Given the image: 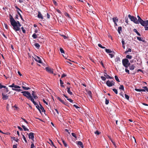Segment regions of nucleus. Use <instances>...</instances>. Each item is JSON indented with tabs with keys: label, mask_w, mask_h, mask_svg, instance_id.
<instances>
[{
	"label": "nucleus",
	"mask_w": 148,
	"mask_h": 148,
	"mask_svg": "<svg viewBox=\"0 0 148 148\" xmlns=\"http://www.w3.org/2000/svg\"><path fill=\"white\" fill-rule=\"evenodd\" d=\"M10 21L11 25L13 27V29L15 31H20V27L21 25L18 21H16L12 15L10 14Z\"/></svg>",
	"instance_id": "obj_1"
},
{
	"label": "nucleus",
	"mask_w": 148,
	"mask_h": 148,
	"mask_svg": "<svg viewBox=\"0 0 148 148\" xmlns=\"http://www.w3.org/2000/svg\"><path fill=\"white\" fill-rule=\"evenodd\" d=\"M21 93L23 94V95L26 97L27 99L30 100L32 97L31 96V94L28 91H24L21 92Z\"/></svg>",
	"instance_id": "obj_2"
},
{
	"label": "nucleus",
	"mask_w": 148,
	"mask_h": 148,
	"mask_svg": "<svg viewBox=\"0 0 148 148\" xmlns=\"http://www.w3.org/2000/svg\"><path fill=\"white\" fill-rule=\"evenodd\" d=\"M128 17L130 19L131 21L133 22L134 23L137 24V19L135 16H131L130 14H129L128 15Z\"/></svg>",
	"instance_id": "obj_3"
},
{
	"label": "nucleus",
	"mask_w": 148,
	"mask_h": 148,
	"mask_svg": "<svg viewBox=\"0 0 148 148\" xmlns=\"http://www.w3.org/2000/svg\"><path fill=\"white\" fill-rule=\"evenodd\" d=\"M139 23L143 26L147 27L148 25V20L143 21L142 20L139 22Z\"/></svg>",
	"instance_id": "obj_4"
},
{
	"label": "nucleus",
	"mask_w": 148,
	"mask_h": 148,
	"mask_svg": "<svg viewBox=\"0 0 148 148\" xmlns=\"http://www.w3.org/2000/svg\"><path fill=\"white\" fill-rule=\"evenodd\" d=\"M128 62V60L127 58H125L122 60V64L126 68H127V64Z\"/></svg>",
	"instance_id": "obj_5"
},
{
	"label": "nucleus",
	"mask_w": 148,
	"mask_h": 148,
	"mask_svg": "<svg viewBox=\"0 0 148 148\" xmlns=\"http://www.w3.org/2000/svg\"><path fill=\"white\" fill-rule=\"evenodd\" d=\"M2 98L4 100H7L9 98V96L7 95H5L4 94L3 92L2 93Z\"/></svg>",
	"instance_id": "obj_6"
},
{
	"label": "nucleus",
	"mask_w": 148,
	"mask_h": 148,
	"mask_svg": "<svg viewBox=\"0 0 148 148\" xmlns=\"http://www.w3.org/2000/svg\"><path fill=\"white\" fill-rule=\"evenodd\" d=\"M2 88H5L6 92H7L9 91V90L7 87L5 86L2 85L1 83H0V89H1Z\"/></svg>",
	"instance_id": "obj_7"
},
{
	"label": "nucleus",
	"mask_w": 148,
	"mask_h": 148,
	"mask_svg": "<svg viewBox=\"0 0 148 148\" xmlns=\"http://www.w3.org/2000/svg\"><path fill=\"white\" fill-rule=\"evenodd\" d=\"M29 138L32 140H34V134L32 132H30L29 135Z\"/></svg>",
	"instance_id": "obj_8"
},
{
	"label": "nucleus",
	"mask_w": 148,
	"mask_h": 148,
	"mask_svg": "<svg viewBox=\"0 0 148 148\" xmlns=\"http://www.w3.org/2000/svg\"><path fill=\"white\" fill-rule=\"evenodd\" d=\"M35 60L40 63H41L42 62L41 59L39 57L36 56V58H34Z\"/></svg>",
	"instance_id": "obj_9"
},
{
	"label": "nucleus",
	"mask_w": 148,
	"mask_h": 148,
	"mask_svg": "<svg viewBox=\"0 0 148 148\" xmlns=\"http://www.w3.org/2000/svg\"><path fill=\"white\" fill-rule=\"evenodd\" d=\"M106 84L108 87H111L114 85V84H112L111 82L109 80H108L106 82Z\"/></svg>",
	"instance_id": "obj_10"
},
{
	"label": "nucleus",
	"mask_w": 148,
	"mask_h": 148,
	"mask_svg": "<svg viewBox=\"0 0 148 148\" xmlns=\"http://www.w3.org/2000/svg\"><path fill=\"white\" fill-rule=\"evenodd\" d=\"M45 69H46V70L48 72L50 73H53V71L51 68H50L49 67H46L45 68Z\"/></svg>",
	"instance_id": "obj_11"
},
{
	"label": "nucleus",
	"mask_w": 148,
	"mask_h": 148,
	"mask_svg": "<svg viewBox=\"0 0 148 148\" xmlns=\"http://www.w3.org/2000/svg\"><path fill=\"white\" fill-rule=\"evenodd\" d=\"M104 76L107 79H112L113 78V77H110V76L108 75L106 73H104Z\"/></svg>",
	"instance_id": "obj_12"
},
{
	"label": "nucleus",
	"mask_w": 148,
	"mask_h": 148,
	"mask_svg": "<svg viewBox=\"0 0 148 148\" xmlns=\"http://www.w3.org/2000/svg\"><path fill=\"white\" fill-rule=\"evenodd\" d=\"M76 143H77V145H79L82 148H84V146L83 145V143L82 142L80 141H77Z\"/></svg>",
	"instance_id": "obj_13"
},
{
	"label": "nucleus",
	"mask_w": 148,
	"mask_h": 148,
	"mask_svg": "<svg viewBox=\"0 0 148 148\" xmlns=\"http://www.w3.org/2000/svg\"><path fill=\"white\" fill-rule=\"evenodd\" d=\"M32 95L33 98H34L35 99H37L38 98V97L35 94V92L34 91H33L32 92Z\"/></svg>",
	"instance_id": "obj_14"
},
{
	"label": "nucleus",
	"mask_w": 148,
	"mask_h": 148,
	"mask_svg": "<svg viewBox=\"0 0 148 148\" xmlns=\"http://www.w3.org/2000/svg\"><path fill=\"white\" fill-rule=\"evenodd\" d=\"M38 17L39 18L43 19V17L40 12H38V14L37 15Z\"/></svg>",
	"instance_id": "obj_15"
},
{
	"label": "nucleus",
	"mask_w": 148,
	"mask_h": 148,
	"mask_svg": "<svg viewBox=\"0 0 148 148\" xmlns=\"http://www.w3.org/2000/svg\"><path fill=\"white\" fill-rule=\"evenodd\" d=\"M67 92L68 93L71 95H72L73 93L71 91H70V87H67Z\"/></svg>",
	"instance_id": "obj_16"
},
{
	"label": "nucleus",
	"mask_w": 148,
	"mask_h": 148,
	"mask_svg": "<svg viewBox=\"0 0 148 148\" xmlns=\"http://www.w3.org/2000/svg\"><path fill=\"white\" fill-rule=\"evenodd\" d=\"M59 101H60L62 103L66 105L65 102L63 100H62L59 97H58L57 98Z\"/></svg>",
	"instance_id": "obj_17"
},
{
	"label": "nucleus",
	"mask_w": 148,
	"mask_h": 148,
	"mask_svg": "<svg viewBox=\"0 0 148 148\" xmlns=\"http://www.w3.org/2000/svg\"><path fill=\"white\" fill-rule=\"evenodd\" d=\"M116 62H117L118 63H119L121 62V60L119 57H117L115 59Z\"/></svg>",
	"instance_id": "obj_18"
},
{
	"label": "nucleus",
	"mask_w": 148,
	"mask_h": 148,
	"mask_svg": "<svg viewBox=\"0 0 148 148\" xmlns=\"http://www.w3.org/2000/svg\"><path fill=\"white\" fill-rule=\"evenodd\" d=\"M112 19L114 23H115V22H117L118 21V19L117 17L113 18Z\"/></svg>",
	"instance_id": "obj_19"
},
{
	"label": "nucleus",
	"mask_w": 148,
	"mask_h": 148,
	"mask_svg": "<svg viewBox=\"0 0 148 148\" xmlns=\"http://www.w3.org/2000/svg\"><path fill=\"white\" fill-rule=\"evenodd\" d=\"M135 68V66L134 64H132V65L129 66V69L130 70H133Z\"/></svg>",
	"instance_id": "obj_20"
},
{
	"label": "nucleus",
	"mask_w": 148,
	"mask_h": 148,
	"mask_svg": "<svg viewBox=\"0 0 148 148\" xmlns=\"http://www.w3.org/2000/svg\"><path fill=\"white\" fill-rule=\"evenodd\" d=\"M29 100H31L35 106H36L38 105L36 102L34 101V99L33 98V97L31 98Z\"/></svg>",
	"instance_id": "obj_21"
},
{
	"label": "nucleus",
	"mask_w": 148,
	"mask_h": 148,
	"mask_svg": "<svg viewBox=\"0 0 148 148\" xmlns=\"http://www.w3.org/2000/svg\"><path fill=\"white\" fill-rule=\"evenodd\" d=\"M12 89L13 90L16 91V92H20V91H21L22 90L21 89H18V88L15 89V88H12Z\"/></svg>",
	"instance_id": "obj_22"
},
{
	"label": "nucleus",
	"mask_w": 148,
	"mask_h": 148,
	"mask_svg": "<svg viewBox=\"0 0 148 148\" xmlns=\"http://www.w3.org/2000/svg\"><path fill=\"white\" fill-rule=\"evenodd\" d=\"M137 17L138 18V20H137V21H138L137 22V24H139V22L141 21L142 19L139 16H137Z\"/></svg>",
	"instance_id": "obj_23"
},
{
	"label": "nucleus",
	"mask_w": 148,
	"mask_h": 148,
	"mask_svg": "<svg viewBox=\"0 0 148 148\" xmlns=\"http://www.w3.org/2000/svg\"><path fill=\"white\" fill-rule=\"evenodd\" d=\"M122 30V27H121L120 26L118 27V29L117 30L119 34H120L121 33V31Z\"/></svg>",
	"instance_id": "obj_24"
},
{
	"label": "nucleus",
	"mask_w": 148,
	"mask_h": 148,
	"mask_svg": "<svg viewBox=\"0 0 148 148\" xmlns=\"http://www.w3.org/2000/svg\"><path fill=\"white\" fill-rule=\"evenodd\" d=\"M40 109L41 110L42 112H45V111L44 108L40 104Z\"/></svg>",
	"instance_id": "obj_25"
},
{
	"label": "nucleus",
	"mask_w": 148,
	"mask_h": 148,
	"mask_svg": "<svg viewBox=\"0 0 148 148\" xmlns=\"http://www.w3.org/2000/svg\"><path fill=\"white\" fill-rule=\"evenodd\" d=\"M22 127L23 128V129H24L25 131H29V130L27 128H26L24 125H22Z\"/></svg>",
	"instance_id": "obj_26"
},
{
	"label": "nucleus",
	"mask_w": 148,
	"mask_h": 148,
	"mask_svg": "<svg viewBox=\"0 0 148 148\" xmlns=\"http://www.w3.org/2000/svg\"><path fill=\"white\" fill-rule=\"evenodd\" d=\"M133 31L134 32H136L138 36H140V34L137 31V30L136 29H134L133 30Z\"/></svg>",
	"instance_id": "obj_27"
},
{
	"label": "nucleus",
	"mask_w": 148,
	"mask_h": 148,
	"mask_svg": "<svg viewBox=\"0 0 148 148\" xmlns=\"http://www.w3.org/2000/svg\"><path fill=\"white\" fill-rule=\"evenodd\" d=\"M88 95L90 97V98H92V92L91 91H88Z\"/></svg>",
	"instance_id": "obj_28"
},
{
	"label": "nucleus",
	"mask_w": 148,
	"mask_h": 148,
	"mask_svg": "<svg viewBox=\"0 0 148 148\" xmlns=\"http://www.w3.org/2000/svg\"><path fill=\"white\" fill-rule=\"evenodd\" d=\"M62 143L64 145V146L65 147H67V144L65 142V141L64 140L62 139Z\"/></svg>",
	"instance_id": "obj_29"
},
{
	"label": "nucleus",
	"mask_w": 148,
	"mask_h": 148,
	"mask_svg": "<svg viewBox=\"0 0 148 148\" xmlns=\"http://www.w3.org/2000/svg\"><path fill=\"white\" fill-rule=\"evenodd\" d=\"M60 83L61 86L62 87L64 88V86L63 85L64 83L62 81L61 79H60Z\"/></svg>",
	"instance_id": "obj_30"
},
{
	"label": "nucleus",
	"mask_w": 148,
	"mask_h": 148,
	"mask_svg": "<svg viewBox=\"0 0 148 148\" xmlns=\"http://www.w3.org/2000/svg\"><path fill=\"white\" fill-rule=\"evenodd\" d=\"M105 51L106 52L108 53H110L112 52V51L109 49H106Z\"/></svg>",
	"instance_id": "obj_31"
},
{
	"label": "nucleus",
	"mask_w": 148,
	"mask_h": 148,
	"mask_svg": "<svg viewBox=\"0 0 148 148\" xmlns=\"http://www.w3.org/2000/svg\"><path fill=\"white\" fill-rule=\"evenodd\" d=\"M137 39L138 40H139L142 41L143 42H145V40H142L141 39V38H140V37H137Z\"/></svg>",
	"instance_id": "obj_32"
},
{
	"label": "nucleus",
	"mask_w": 148,
	"mask_h": 148,
	"mask_svg": "<svg viewBox=\"0 0 148 148\" xmlns=\"http://www.w3.org/2000/svg\"><path fill=\"white\" fill-rule=\"evenodd\" d=\"M119 89L120 90H122L123 91L124 90V86L123 85H121L119 87Z\"/></svg>",
	"instance_id": "obj_33"
},
{
	"label": "nucleus",
	"mask_w": 148,
	"mask_h": 148,
	"mask_svg": "<svg viewBox=\"0 0 148 148\" xmlns=\"http://www.w3.org/2000/svg\"><path fill=\"white\" fill-rule=\"evenodd\" d=\"M131 49L130 48H129L128 49L125 51V54H127L129 52H131Z\"/></svg>",
	"instance_id": "obj_34"
},
{
	"label": "nucleus",
	"mask_w": 148,
	"mask_h": 148,
	"mask_svg": "<svg viewBox=\"0 0 148 148\" xmlns=\"http://www.w3.org/2000/svg\"><path fill=\"white\" fill-rule=\"evenodd\" d=\"M126 58H127V59H132V56H130V55H127L126 56Z\"/></svg>",
	"instance_id": "obj_35"
},
{
	"label": "nucleus",
	"mask_w": 148,
	"mask_h": 148,
	"mask_svg": "<svg viewBox=\"0 0 148 148\" xmlns=\"http://www.w3.org/2000/svg\"><path fill=\"white\" fill-rule=\"evenodd\" d=\"M32 37L36 39L37 38V35L35 34H33Z\"/></svg>",
	"instance_id": "obj_36"
},
{
	"label": "nucleus",
	"mask_w": 148,
	"mask_h": 148,
	"mask_svg": "<svg viewBox=\"0 0 148 148\" xmlns=\"http://www.w3.org/2000/svg\"><path fill=\"white\" fill-rule=\"evenodd\" d=\"M22 87L25 90H27L30 89V88H29V87H26L25 86H23Z\"/></svg>",
	"instance_id": "obj_37"
},
{
	"label": "nucleus",
	"mask_w": 148,
	"mask_h": 148,
	"mask_svg": "<svg viewBox=\"0 0 148 148\" xmlns=\"http://www.w3.org/2000/svg\"><path fill=\"white\" fill-rule=\"evenodd\" d=\"M36 107L37 108L38 110L41 113V111L40 109V107L39 105L38 104L36 106Z\"/></svg>",
	"instance_id": "obj_38"
},
{
	"label": "nucleus",
	"mask_w": 148,
	"mask_h": 148,
	"mask_svg": "<svg viewBox=\"0 0 148 148\" xmlns=\"http://www.w3.org/2000/svg\"><path fill=\"white\" fill-rule=\"evenodd\" d=\"M34 45L35 47L38 48H39L40 47V45L38 43H36Z\"/></svg>",
	"instance_id": "obj_39"
},
{
	"label": "nucleus",
	"mask_w": 148,
	"mask_h": 148,
	"mask_svg": "<svg viewBox=\"0 0 148 148\" xmlns=\"http://www.w3.org/2000/svg\"><path fill=\"white\" fill-rule=\"evenodd\" d=\"M113 91L116 94H118V91L117 90L116 88H113L112 89Z\"/></svg>",
	"instance_id": "obj_40"
},
{
	"label": "nucleus",
	"mask_w": 148,
	"mask_h": 148,
	"mask_svg": "<svg viewBox=\"0 0 148 148\" xmlns=\"http://www.w3.org/2000/svg\"><path fill=\"white\" fill-rule=\"evenodd\" d=\"M114 77H115V79L117 82H120V81H119V80L118 78V77L117 76L115 75Z\"/></svg>",
	"instance_id": "obj_41"
},
{
	"label": "nucleus",
	"mask_w": 148,
	"mask_h": 148,
	"mask_svg": "<svg viewBox=\"0 0 148 148\" xmlns=\"http://www.w3.org/2000/svg\"><path fill=\"white\" fill-rule=\"evenodd\" d=\"M22 135L23 136V139L24 140H25V142L26 143H27V140H26V138L25 137L24 135H23V134H22Z\"/></svg>",
	"instance_id": "obj_42"
},
{
	"label": "nucleus",
	"mask_w": 148,
	"mask_h": 148,
	"mask_svg": "<svg viewBox=\"0 0 148 148\" xmlns=\"http://www.w3.org/2000/svg\"><path fill=\"white\" fill-rule=\"evenodd\" d=\"M125 98L126 99H127L128 100H129V97L128 95H127L126 94H125Z\"/></svg>",
	"instance_id": "obj_43"
},
{
	"label": "nucleus",
	"mask_w": 148,
	"mask_h": 148,
	"mask_svg": "<svg viewBox=\"0 0 148 148\" xmlns=\"http://www.w3.org/2000/svg\"><path fill=\"white\" fill-rule=\"evenodd\" d=\"M12 138L14 140H15L16 142H18V138L15 139V138L14 137H12Z\"/></svg>",
	"instance_id": "obj_44"
},
{
	"label": "nucleus",
	"mask_w": 148,
	"mask_h": 148,
	"mask_svg": "<svg viewBox=\"0 0 148 148\" xmlns=\"http://www.w3.org/2000/svg\"><path fill=\"white\" fill-rule=\"evenodd\" d=\"M16 9L18 11H19L22 12V11L16 5H14Z\"/></svg>",
	"instance_id": "obj_45"
},
{
	"label": "nucleus",
	"mask_w": 148,
	"mask_h": 148,
	"mask_svg": "<svg viewBox=\"0 0 148 148\" xmlns=\"http://www.w3.org/2000/svg\"><path fill=\"white\" fill-rule=\"evenodd\" d=\"M101 79L103 81H105L106 80V78L104 76H102L101 77Z\"/></svg>",
	"instance_id": "obj_46"
},
{
	"label": "nucleus",
	"mask_w": 148,
	"mask_h": 148,
	"mask_svg": "<svg viewBox=\"0 0 148 148\" xmlns=\"http://www.w3.org/2000/svg\"><path fill=\"white\" fill-rule=\"evenodd\" d=\"M109 103V100L107 99H106V101H105V104L106 105H108V104Z\"/></svg>",
	"instance_id": "obj_47"
},
{
	"label": "nucleus",
	"mask_w": 148,
	"mask_h": 148,
	"mask_svg": "<svg viewBox=\"0 0 148 148\" xmlns=\"http://www.w3.org/2000/svg\"><path fill=\"white\" fill-rule=\"evenodd\" d=\"M98 46L99 47H100L102 49L105 48V47L102 46V45L100 44H98Z\"/></svg>",
	"instance_id": "obj_48"
},
{
	"label": "nucleus",
	"mask_w": 148,
	"mask_h": 148,
	"mask_svg": "<svg viewBox=\"0 0 148 148\" xmlns=\"http://www.w3.org/2000/svg\"><path fill=\"white\" fill-rule=\"evenodd\" d=\"M71 134L72 135V136L74 137V138H76L77 137L76 136V134H75V133H71Z\"/></svg>",
	"instance_id": "obj_49"
},
{
	"label": "nucleus",
	"mask_w": 148,
	"mask_h": 148,
	"mask_svg": "<svg viewBox=\"0 0 148 148\" xmlns=\"http://www.w3.org/2000/svg\"><path fill=\"white\" fill-rule=\"evenodd\" d=\"M21 29H22L23 32V33H26V31L24 29V28L23 27H21Z\"/></svg>",
	"instance_id": "obj_50"
},
{
	"label": "nucleus",
	"mask_w": 148,
	"mask_h": 148,
	"mask_svg": "<svg viewBox=\"0 0 148 148\" xmlns=\"http://www.w3.org/2000/svg\"><path fill=\"white\" fill-rule=\"evenodd\" d=\"M31 145V148H36V147L34 146V144L33 143H32Z\"/></svg>",
	"instance_id": "obj_51"
},
{
	"label": "nucleus",
	"mask_w": 148,
	"mask_h": 148,
	"mask_svg": "<svg viewBox=\"0 0 148 148\" xmlns=\"http://www.w3.org/2000/svg\"><path fill=\"white\" fill-rule=\"evenodd\" d=\"M14 86L15 84L14 83H13L12 85H9L8 86L12 88H13L14 87Z\"/></svg>",
	"instance_id": "obj_52"
},
{
	"label": "nucleus",
	"mask_w": 148,
	"mask_h": 148,
	"mask_svg": "<svg viewBox=\"0 0 148 148\" xmlns=\"http://www.w3.org/2000/svg\"><path fill=\"white\" fill-rule=\"evenodd\" d=\"M14 88L17 89V88H20V86H17V85H15V86H14Z\"/></svg>",
	"instance_id": "obj_53"
},
{
	"label": "nucleus",
	"mask_w": 148,
	"mask_h": 148,
	"mask_svg": "<svg viewBox=\"0 0 148 148\" xmlns=\"http://www.w3.org/2000/svg\"><path fill=\"white\" fill-rule=\"evenodd\" d=\"M111 141L112 142V143L113 145H114V146L115 147V148H116L117 147V146L116 145L115 142H114L112 140H111Z\"/></svg>",
	"instance_id": "obj_54"
},
{
	"label": "nucleus",
	"mask_w": 148,
	"mask_h": 148,
	"mask_svg": "<svg viewBox=\"0 0 148 148\" xmlns=\"http://www.w3.org/2000/svg\"><path fill=\"white\" fill-rule=\"evenodd\" d=\"M60 51L61 53H64V51L62 48H60Z\"/></svg>",
	"instance_id": "obj_55"
},
{
	"label": "nucleus",
	"mask_w": 148,
	"mask_h": 148,
	"mask_svg": "<svg viewBox=\"0 0 148 148\" xmlns=\"http://www.w3.org/2000/svg\"><path fill=\"white\" fill-rule=\"evenodd\" d=\"M100 132H99L97 130L95 132V134H97V135L99 134L100 133Z\"/></svg>",
	"instance_id": "obj_56"
},
{
	"label": "nucleus",
	"mask_w": 148,
	"mask_h": 148,
	"mask_svg": "<svg viewBox=\"0 0 148 148\" xmlns=\"http://www.w3.org/2000/svg\"><path fill=\"white\" fill-rule=\"evenodd\" d=\"M143 88H144L145 90V91L146 90L147 92H148V89L147 87L146 86H144L143 87Z\"/></svg>",
	"instance_id": "obj_57"
},
{
	"label": "nucleus",
	"mask_w": 148,
	"mask_h": 148,
	"mask_svg": "<svg viewBox=\"0 0 148 148\" xmlns=\"http://www.w3.org/2000/svg\"><path fill=\"white\" fill-rule=\"evenodd\" d=\"M64 14L66 16H68L69 18L70 17V16L69 14L67 12H65Z\"/></svg>",
	"instance_id": "obj_58"
},
{
	"label": "nucleus",
	"mask_w": 148,
	"mask_h": 148,
	"mask_svg": "<svg viewBox=\"0 0 148 148\" xmlns=\"http://www.w3.org/2000/svg\"><path fill=\"white\" fill-rule=\"evenodd\" d=\"M109 55L111 58H112L114 56V55L112 53H109Z\"/></svg>",
	"instance_id": "obj_59"
},
{
	"label": "nucleus",
	"mask_w": 148,
	"mask_h": 148,
	"mask_svg": "<svg viewBox=\"0 0 148 148\" xmlns=\"http://www.w3.org/2000/svg\"><path fill=\"white\" fill-rule=\"evenodd\" d=\"M49 141H50V142L51 143V145H53V146H55V145L53 144V141H52V140L51 139H49Z\"/></svg>",
	"instance_id": "obj_60"
},
{
	"label": "nucleus",
	"mask_w": 148,
	"mask_h": 148,
	"mask_svg": "<svg viewBox=\"0 0 148 148\" xmlns=\"http://www.w3.org/2000/svg\"><path fill=\"white\" fill-rule=\"evenodd\" d=\"M135 90L136 91L138 92H141V89H137V88H135Z\"/></svg>",
	"instance_id": "obj_61"
},
{
	"label": "nucleus",
	"mask_w": 148,
	"mask_h": 148,
	"mask_svg": "<svg viewBox=\"0 0 148 148\" xmlns=\"http://www.w3.org/2000/svg\"><path fill=\"white\" fill-rule=\"evenodd\" d=\"M17 127L20 130V131H22L23 130V129L19 126H18Z\"/></svg>",
	"instance_id": "obj_62"
},
{
	"label": "nucleus",
	"mask_w": 148,
	"mask_h": 148,
	"mask_svg": "<svg viewBox=\"0 0 148 148\" xmlns=\"http://www.w3.org/2000/svg\"><path fill=\"white\" fill-rule=\"evenodd\" d=\"M67 100L71 103H72L73 102V100L71 99H67Z\"/></svg>",
	"instance_id": "obj_63"
},
{
	"label": "nucleus",
	"mask_w": 148,
	"mask_h": 148,
	"mask_svg": "<svg viewBox=\"0 0 148 148\" xmlns=\"http://www.w3.org/2000/svg\"><path fill=\"white\" fill-rule=\"evenodd\" d=\"M17 144L14 145L13 146V148H17Z\"/></svg>",
	"instance_id": "obj_64"
}]
</instances>
